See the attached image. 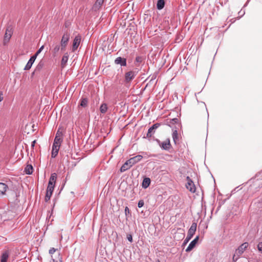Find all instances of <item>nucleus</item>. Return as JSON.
Listing matches in <instances>:
<instances>
[{
	"mask_svg": "<svg viewBox=\"0 0 262 262\" xmlns=\"http://www.w3.org/2000/svg\"><path fill=\"white\" fill-rule=\"evenodd\" d=\"M142 158L143 157L141 155H137L130 158L121 166L120 171L122 172H124L129 169L134 165L140 161Z\"/></svg>",
	"mask_w": 262,
	"mask_h": 262,
	"instance_id": "f257e3e1",
	"label": "nucleus"
},
{
	"mask_svg": "<svg viewBox=\"0 0 262 262\" xmlns=\"http://www.w3.org/2000/svg\"><path fill=\"white\" fill-rule=\"evenodd\" d=\"M62 141V139H54L51 154V156L52 158H55L57 155Z\"/></svg>",
	"mask_w": 262,
	"mask_h": 262,
	"instance_id": "f03ea898",
	"label": "nucleus"
},
{
	"mask_svg": "<svg viewBox=\"0 0 262 262\" xmlns=\"http://www.w3.org/2000/svg\"><path fill=\"white\" fill-rule=\"evenodd\" d=\"M56 174L55 173H53L51 174V176L50 178V179H49V183H48V187H47V192H49V193H53V191L54 188V184L56 182Z\"/></svg>",
	"mask_w": 262,
	"mask_h": 262,
	"instance_id": "7ed1b4c3",
	"label": "nucleus"
},
{
	"mask_svg": "<svg viewBox=\"0 0 262 262\" xmlns=\"http://www.w3.org/2000/svg\"><path fill=\"white\" fill-rule=\"evenodd\" d=\"M70 36V33H69L68 32H66L63 34V35L62 37L61 40V42H60L61 50H65L66 47L68 44Z\"/></svg>",
	"mask_w": 262,
	"mask_h": 262,
	"instance_id": "20e7f679",
	"label": "nucleus"
},
{
	"mask_svg": "<svg viewBox=\"0 0 262 262\" xmlns=\"http://www.w3.org/2000/svg\"><path fill=\"white\" fill-rule=\"evenodd\" d=\"M12 31L11 28L10 27L7 28L4 37L3 43L4 45H6L8 43L12 36Z\"/></svg>",
	"mask_w": 262,
	"mask_h": 262,
	"instance_id": "39448f33",
	"label": "nucleus"
},
{
	"mask_svg": "<svg viewBox=\"0 0 262 262\" xmlns=\"http://www.w3.org/2000/svg\"><path fill=\"white\" fill-rule=\"evenodd\" d=\"M186 179L187 181V182L186 184L187 189L189 190V191L191 192H194L195 191V187L193 181L189 177H187Z\"/></svg>",
	"mask_w": 262,
	"mask_h": 262,
	"instance_id": "423d86ee",
	"label": "nucleus"
},
{
	"mask_svg": "<svg viewBox=\"0 0 262 262\" xmlns=\"http://www.w3.org/2000/svg\"><path fill=\"white\" fill-rule=\"evenodd\" d=\"M136 73L134 71H129L125 74V81L126 83L130 82L135 77Z\"/></svg>",
	"mask_w": 262,
	"mask_h": 262,
	"instance_id": "0eeeda50",
	"label": "nucleus"
},
{
	"mask_svg": "<svg viewBox=\"0 0 262 262\" xmlns=\"http://www.w3.org/2000/svg\"><path fill=\"white\" fill-rule=\"evenodd\" d=\"M249 244L248 243H244L243 244H242L235 251L236 254L238 255H241L245 250L248 247Z\"/></svg>",
	"mask_w": 262,
	"mask_h": 262,
	"instance_id": "6e6552de",
	"label": "nucleus"
},
{
	"mask_svg": "<svg viewBox=\"0 0 262 262\" xmlns=\"http://www.w3.org/2000/svg\"><path fill=\"white\" fill-rule=\"evenodd\" d=\"M160 126V124L156 123L154 124L151 127H150L148 130V132L146 134V137H151L152 135L155 133V130L157 129Z\"/></svg>",
	"mask_w": 262,
	"mask_h": 262,
	"instance_id": "1a4fd4ad",
	"label": "nucleus"
},
{
	"mask_svg": "<svg viewBox=\"0 0 262 262\" xmlns=\"http://www.w3.org/2000/svg\"><path fill=\"white\" fill-rule=\"evenodd\" d=\"M199 239V236H197L195 237V238L189 244V246L186 249V252H190L191 251L195 246L196 244H197L198 241Z\"/></svg>",
	"mask_w": 262,
	"mask_h": 262,
	"instance_id": "9d476101",
	"label": "nucleus"
},
{
	"mask_svg": "<svg viewBox=\"0 0 262 262\" xmlns=\"http://www.w3.org/2000/svg\"><path fill=\"white\" fill-rule=\"evenodd\" d=\"M81 41V36L80 35L76 36L73 43L72 51H75L78 48Z\"/></svg>",
	"mask_w": 262,
	"mask_h": 262,
	"instance_id": "9b49d317",
	"label": "nucleus"
},
{
	"mask_svg": "<svg viewBox=\"0 0 262 262\" xmlns=\"http://www.w3.org/2000/svg\"><path fill=\"white\" fill-rule=\"evenodd\" d=\"M160 147L164 150H168L170 149L171 144L169 139H166L163 142L160 143Z\"/></svg>",
	"mask_w": 262,
	"mask_h": 262,
	"instance_id": "f8f14e48",
	"label": "nucleus"
},
{
	"mask_svg": "<svg viewBox=\"0 0 262 262\" xmlns=\"http://www.w3.org/2000/svg\"><path fill=\"white\" fill-rule=\"evenodd\" d=\"M197 224L196 223H193L190 227L187 235L193 237L196 230Z\"/></svg>",
	"mask_w": 262,
	"mask_h": 262,
	"instance_id": "ddd939ff",
	"label": "nucleus"
},
{
	"mask_svg": "<svg viewBox=\"0 0 262 262\" xmlns=\"http://www.w3.org/2000/svg\"><path fill=\"white\" fill-rule=\"evenodd\" d=\"M36 57L35 56L33 55L32 56L30 59L29 60L28 62H27V64L26 65L24 70H29L30 69H31L33 63L35 61Z\"/></svg>",
	"mask_w": 262,
	"mask_h": 262,
	"instance_id": "4468645a",
	"label": "nucleus"
},
{
	"mask_svg": "<svg viewBox=\"0 0 262 262\" xmlns=\"http://www.w3.org/2000/svg\"><path fill=\"white\" fill-rule=\"evenodd\" d=\"M115 63L116 64H120L121 66H126V60L124 58L118 57L115 60Z\"/></svg>",
	"mask_w": 262,
	"mask_h": 262,
	"instance_id": "2eb2a0df",
	"label": "nucleus"
},
{
	"mask_svg": "<svg viewBox=\"0 0 262 262\" xmlns=\"http://www.w3.org/2000/svg\"><path fill=\"white\" fill-rule=\"evenodd\" d=\"M69 54L67 52L65 53L63 56L61 62V66L62 68L66 66L69 59Z\"/></svg>",
	"mask_w": 262,
	"mask_h": 262,
	"instance_id": "dca6fc26",
	"label": "nucleus"
},
{
	"mask_svg": "<svg viewBox=\"0 0 262 262\" xmlns=\"http://www.w3.org/2000/svg\"><path fill=\"white\" fill-rule=\"evenodd\" d=\"M104 2V0H97L95 4L94 5L93 9L95 11L99 10Z\"/></svg>",
	"mask_w": 262,
	"mask_h": 262,
	"instance_id": "f3484780",
	"label": "nucleus"
},
{
	"mask_svg": "<svg viewBox=\"0 0 262 262\" xmlns=\"http://www.w3.org/2000/svg\"><path fill=\"white\" fill-rule=\"evenodd\" d=\"M8 188V186L6 184L0 183V195L5 194Z\"/></svg>",
	"mask_w": 262,
	"mask_h": 262,
	"instance_id": "a211bd4d",
	"label": "nucleus"
},
{
	"mask_svg": "<svg viewBox=\"0 0 262 262\" xmlns=\"http://www.w3.org/2000/svg\"><path fill=\"white\" fill-rule=\"evenodd\" d=\"M150 183V180L149 178H145L142 182V187L144 188H147Z\"/></svg>",
	"mask_w": 262,
	"mask_h": 262,
	"instance_id": "6ab92c4d",
	"label": "nucleus"
},
{
	"mask_svg": "<svg viewBox=\"0 0 262 262\" xmlns=\"http://www.w3.org/2000/svg\"><path fill=\"white\" fill-rule=\"evenodd\" d=\"M9 257V253L8 252L3 253L1 257V262H7Z\"/></svg>",
	"mask_w": 262,
	"mask_h": 262,
	"instance_id": "aec40b11",
	"label": "nucleus"
},
{
	"mask_svg": "<svg viewBox=\"0 0 262 262\" xmlns=\"http://www.w3.org/2000/svg\"><path fill=\"white\" fill-rule=\"evenodd\" d=\"M33 171V166L31 165H27L25 169L26 173L28 174H32Z\"/></svg>",
	"mask_w": 262,
	"mask_h": 262,
	"instance_id": "412c9836",
	"label": "nucleus"
},
{
	"mask_svg": "<svg viewBox=\"0 0 262 262\" xmlns=\"http://www.w3.org/2000/svg\"><path fill=\"white\" fill-rule=\"evenodd\" d=\"M62 136H63L62 129L61 127H59L56 132L55 138L62 139Z\"/></svg>",
	"mask_w": 262,
	"mask_h": 262,
	"instance_id": "4be33fe9",
	"label": "nucleus"
},
{
	"mask_svg": "<svg viewBox=\"0 0 262 262\" xmlns=\"http://www.w3.org/2000/svg\"><path fill=\"white\" fill-rule=\"evenodd\" d=\"M60 49V47L59 45L57 44L54 46V47L52 50L53 56L55 57L57 55V53L59 51Z\"/></svg>",
	"mask_w": 262,
	"mask_h": 262,
	"instance_id": "5701e85b",
	"label": "nucleus"
},
{
	"mask_svg": "<svg viewBox=\"0 0 262 262\" xmlns=\"http://www.w3.org/2000/svg\"><path fill=\"white\" fill-rule=\"evenodd\" d=\"M165 1L164 0H158L157 7L159 10L163 9L164 7Z\"/></svg>",
	"mask_w": 262,
	"mask_h": 262,
	"instance_id": "b1692460",
	"label": "nucleus"
},
{
	"mask_svg": "<svg viewBox=\"0 0 262 262\" xmlns=\"http://www.w3.org/2000/svg\"><path fill=\"white\" fill-rule=\"evenodd\" d=\"M107 110V106L106 103H102L100 107V112L102 114H104Z\"/></svg>",
	"mask_w": 262,
	"mask_h": 262,
	"instance_id": "393cba45",
	"label": "nucleus"
},
{
	"mask_svg": "<svg viewBox=\"0 0 262 262\" xmlns=\"http://www.w3.org/2000/svg\"><path fill=\"white\" fill-rule=\"evenodd\" d=\"M44 66V63L43 61H40L38 64H37L36 68V71H40L42 69Z\"/></svg>",
	"mask_w": 262,
	"mask_h": 262,
	"instance_id": "a878e982",
	"label": "nucleus"
},
{
	"mask_svg": "<svg viewBox=\"0 0 262 262\" xmlns=\"http://www.w3.org/2000/svg\"><path fill=\"white\" fill-rule=\"evenodd\" d=\"M88 102V101L86 98H83L81 101L80 105L82 107H85L87 105Z\"/></svg>",
	"mask_w": 262,
	"mask_h": 262,
	"instance_id": "bb28decb",
	"label": "nucleus"
},
{
	"mask_svg": "<svg viewBox=\"0 0 262 262\" xmlns=\"http://www.w3.org/2000/svg\"><path fill=\"white\" fill-rule=\"evenodd\" d=\"M52 194V193H49V192H46V194L45 199L46 202H48L49 200H50Z\"/></svg>",
	"mask_w": 262,
	"mask_h": 262,
	"instance_id": "cd10ccee",
	"label": "nucleus"
},
{
	"mask_svg": "<svg viewBox=\"0 0 262 262\" xmlns=\"http://www.w3.org/2000/svg\"><path fill=\"white\" fill-rule=\"evenodd\" d=\"M43 48L44 46H42L34 55L36 57H37L38 55L42 51Z\"/></svg>",
	"mask_w": 262,
	"mask_h": 262,
	"instance_id": "c85d7f7f",
	"label": "nucleus"
},
{
	"mask_svg": "<svg viewBox=\"0 0 262 262\" xmlns=\"http://www.w3.org/2000/svg\"><path fill=\"white\" fill-rule=\"evenodd\" d=\"M240 255L236 254V252H235V254L233 255L232 259L234 262H235L237 261V260L239 258Z\"/></svg>",
	"mask_w": 262,
	"mask_h": 262,
	"instance_id": "c756f323",
	"label": "nucleus"
},
{
	"mask_svg": "<svg viewBox=\"0 0 262 262\" xmlns=\"http://www.w3.org/2000/svg\"><path fill=\"white\" fill-rule=\"evenodd\" d=\"M192 237L187 235L186 238L184 240V244H186L191 239Z\"/></svg>",
	"mask_w": 262,
	"mask_h": 262,
	"instance_id": "7c9ffc66",
	"label": "nucleus"
},
{
	"mask_svg": "<svg viewBox=\"0 0 262 262\" xmlns=\"http://www.w3.org/2000/svg\"><path fill=\"white\" fill-rule=\"evenodd\" d=\"M144 204V201L143 200H140L139 201L138 203V206L139 208H141L143 206Z\"/></svg>",
	"mask_w": 262,
	"mask_h": 262,
	"instance_id": "2f4dec72",
	"label": "nucleus"
},
{
	"mask_svg": "<svg viewBox=\"0 0 262 262\" xmlns=\"http://www.w3.org/2000/svg\"><path fill=\"white\" fill-rule=\"evenodd\" d=\"M258 251L262 253V242L259 243L257 245Z\"/></svg>",
	"mask_w": 262,
	"mask_h": 262,
	"instance_id": "473e14b6",
	"label": "nucleus"
},
{
	"mask_svg": "<svg viewBox=\"0 0 262 262\" xmlns=\"http://www.w3.org/2000/svg\"><path fill=\"white\" fill-rule=\"evenodd\" d=\"M56 249H55L54 248H52L50 249L49 250V253L50 254H53V253H55V252L56 251Z\"/></svg>",
	"mask_w": 262,
	"mask_h": 262,
	"instance_id": "72a5a7b5",
	"label": "nucleus"
},
{
	"mask_svg": "<svg viewBox=\"0 0 262 262\" xmlns=\"http://www.w3.org/2000/svg\"><path fill=\"white\" fill-rule=\"evenodd\" d=\"M127 239L130 242H133V237H132V235L131 234H128L127 235Z\"/></svg>",
	"mask_w": 262,
	"mask_h": 262,
	"instance_id": "f704fd0d",
	"label": "nucleus"
},
{
	"mask_svg": "<svg viewBox=\"0 0 262 262\" xmlns=\"http://www.w3.org/2000/svg\"><path fill=\"white\" fill-rule=\"evenodd\" d=\"M172 137H173V139L174 140V141H175L176 139L177 138V131H175L173 133V134H172Z\"/></svg>",
	"mask_w": 262,
	"mask_h": 262,
	"instance_id": "c9c22d12",
	"label": "nucleus"
},
{
	"mask_svg": "<svg viewBox=\"0 0 262 262\" xmlns=\"http://www.w3.org/2000/svg\"><path fill=\"white\" fill-rule=\"evenodd\" d=\"M125 213L126 215H127V214L129 213V210L127 207H126L125 208Z\"/></svg>",
	"mask_w": 262,
	"mask_h": 262,
	"instance_id": "e433bc0d",
	"label": "nucleus"
},
{
	"mask_svg": "<svg viewBox=\"0 0 262 262\" xmlns=\"http://www.w3.org/2000/svg\"><path fill=\"white\" fill-rule=\"evenodd\" d=\"M2 95H3L2 92H0V102H1L3 99V97H2Z\"/></svg>",
	"mask_w": 262,
	"mask_h": 262,
	"instance_id": "4c0bfd02",
	"label": "nucleus"
},
{
	"mask_svg": "<svg viewBox=\"0 0 262 262\" xmlns=\"http://www.w3.org/2000/svg\"><path fill=\"white\" fill-rule=\"evenodd\" d=\"M141 57H136V61H137V62H140V61H141Z\"/></svg>",
	"mask_w": 262,
	"mask_h": 262,
	"instance_id": "58836bf2",
	"label": "nucleus"
},
{
	"mask_svg": "<svg viewBox=\"0 0 262 262\" xmlns=\"http://www.w3.org/2000/svg\"><path fill=\"white\" fill-rule=\"evenodd\" d=\"M35 142H36V141L34 140L32 142V146L33 147L34 145H35Z\"/></svg>",
	"mask_w": 262,
	"mask_h": 262,
	"instance_id": "ea45409f",
	"label": "nucleus"
},
{
	"mask_svg": "<svg viewBox=\"0 0 262 262\" xmlns=\"http://www.w3.org/2000/svg\"><path fill=\"white\" fill-rule=\"evenodd\" d=\"M173 120L174 121L176 122L178 120V119L177 118H174V119H173Z\"/></svg>",
	"mask_w": 262,
	"mask_h": 262,
	"instance_id": "a19ab883",
	"label": "nucleus"
}]
</instances>
